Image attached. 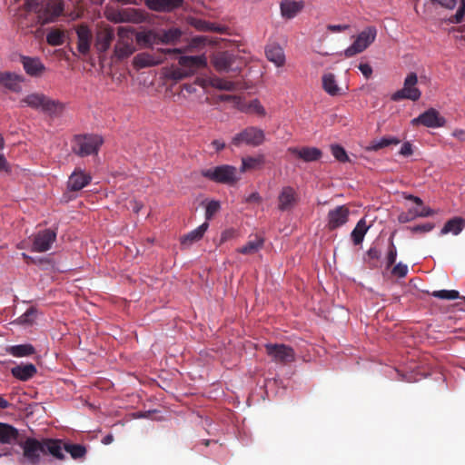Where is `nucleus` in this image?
I'll list each match as a JSON object with an SVG mask.
<instances>
[{
    "label": "nucleus",
    "instance_id": "1",
    "mask_svg": "<svg viewBox=\"0 0 465 465\" xmlns=\"http://www.w3.org/2000/svg\"><path fill=\"white\" fill-rule=\"evenodd\" d=\"M20 103L34 110H40L53 118L60 117L64 110V104L37 92L27 94Z\"/></svg>",
    "mask_w": 465,
    "mask_h": 465
},
{
    "label": "nucleus",
    "instance_id": "2",
    "mask_svg": "<svg viewBox=\"0 0 465 465\" xmlns=\"http://www.w3.org/2000/svg\"><path fill=\"white\" fill-rule=\"evenodd\" d=\"M201 174L212 182L228 185H232L240 180L236 167L228 164L202 170Z\"/></svg>",
    "mask_w": 465,
    "mask_h": 465
},
{
    "label": "nucleus",
    "instance_id": "3",
    "mask_svg": "<svg viewBox=\"0 0 465 465\" xmlns=\"http://www.w3.org/2000/svg\"><path fill=\"white\" fill-rule=\"evenodd\" d=\"M73 143L72 151L78 156L84 157L97 154L104 140L97 134H78L74 136Z\"/></svg>",
    "mask_w": 465,
    "mask_h": 465
},
{
    "label": "nucleus",
    "instance_id": "4",
    "mask_svg": "<svg viewBox=\"0 0 465 465\" xmlns=\"http://www.w3.org/2000/svg\"><path fill=\"white\" fill-rule=\"evenodd\" d=\"M23 450V459L30 465H38L44 456L42 440L27 437L17 443Z\"/></svg>",
    "mask_w": 465,
    "mask_h": 465
},
{
    "label": "nucleus",
    "instance_id": "5",
    "mask_svg": "<svg viewBox=\"0 0 465 465\" xmlns=\"http://www.w3.org/2000/svg\"><path fill=\"white\" fill-rule=\"evenodd\" d=\"M377 29L374 26H368L361 31L355 41L344 51L346 57H352L366 50L376 39Z\"/></svg>",
    "mask_w": 465,
    "mask_h": 465
},
{
    "label": "nucleus",
    "instance_id": "6",
    "mask_svg": "<svg viewBox=\"0 0 465 465\" xmlns=\"http://www.w3.org/2000/svg\"><path fill=\"white\" fill-rule=\"evenodd\" d=\"M118 39L114 46V56L118 60L129 57L135 51L133 32L120 26L118 28Z\"/></svg>",
    "mask_w": 465,
    "mask_h": 465
},
{
    "label": "nucleus",
    "instance_id": "7",
    "mask_svg": "<svg viewBox=\"0 0 465 465\" xmlns=\"http://www.w3.org/2000/svg\"><path fill=\"white\" fill-rule=\"evenodd\" d=\"M264 347L272 361L277 364L287 365L295 361V352L293 349L288 345L282 343H267Z\"/></svg>",
    "mask_w": 465,
    "mask_h": 465
},
{
    "label": "nucleus",
    "instance_id": "8",
    "mask_svg": "<svg viewBox=\"0 0 465 465\" xmlns=\"http://www.w3.org/2000/svg\"><path fill=\"white\" fill-rule=\"evenodd\" d=\"M417 84L418 76L416 73H410L404 80L403 87L391 95V100L396 102L404 99L418 101L420 98L421 92L416 87Z\"/></svg>",
    "mask_w": 465,
    "mask_h": 465
},
{
    "label": "nucleus",
    "instance_id": "9",
    "mask_svg": "<svg viewBox=\"0 0 465 465\" xmlns=\"http://www.w3.org/2000/svg\"><path fill=\"white\" fill-rule=\"evenodd\" d=\"M265 139L264 132L257 127H247L237 134L232 140V143L237 147L246 144L250 146H259Z\"/></svg>",
    "mask_w": 465,
    "mask_h": 465
},
{
    "label": "nucleus",
    "instance_id": "10",
    "mask_svg": "<svg viewBox=\"0 0 465 465\" xmlns=\"http://www.w3.org/2000/svg\"><path fill=\"white\" fill-rule=\"evenodd\" d=\"M64 5L62 0H48L42 3L37 10L42 24L54 22L64 12Z\"/></svg>",
    "mask_w": 465,
    "mask_h": 465
},
{
    "label": "nucleus",
    "instance_id": "11",
    "mask_svg": "<svg viewBox=\"0 0 465 465\" xmlns=\"http://www.w3.org/2000/svg\"><path fill=\"white\" fill-rule=\"evenodd\" d=\"M411 124L412 126L420 124L428 128H440L445 125L446 119L440 115L439 111L434 108H430L418 117L413 118Z\"/></svg>",
    "mask_w": 465,
    "mask_h": 465
},
{
    "label": "nucleus",
    "instance_id": "12",
    "mask_svg": "<svg viewBox=\"0 0 465 465\" xmlns=\"http://www.w3.org/2000/svg\"><path fill=\"white\" fill-rule=\"evenodd\" d=\"M56 240V232L53 229H45L37 232L33 238L32 251L45 252L51 249Z\"/></svg>",
    "mask_w": 465,
    "mask_h": 465
},
{
    "label": "nucleus",
    "instance_id": "13",
    "mask_svg": "<svg viewBox=\"0 0 465 465\" xmlns=\"http://www.w3.org/2000/svg\"><path fill=\"white\" fill-rule=\"evenodd\" d=\"M278 209L281 212L292 210L299 203V194L292 186H283L278 195Z\"/></svg>",
    "mask_w": 465,
    "mask_h": 465
},
{
    "label": "nucleus",
    "instance_id": "14",
    "mask_svg": "<svg viewBox=\"0 0 465 465\" xmlns=\"http://www.w3.org/2000/svg\"><path fill=\"white\" fill-rule=\"evenodd\" d=\"M349 215L350 210L346 205H339L330 210L327 214V228L333 231L344 225L349 220Z\"/></svg>",
    "mask_w": 465,
    "mask_h": 465
},
{
    "label": "nucleus",
    "instance_id": "15",
    "mask_svg": "<svg viewBox=\"0 0 465 465\" xmlns=\"http://www.w3.org/2000/svg\"><path fill=\"white\" fill-rule=\"evenodd\" d=\"M20 62L26 74L31 77L40 78L47 70L39 57L21 55Z\"/></svg>",
    "mask_w": 465,
    "mask_h": 465
},
{
    "label": "nucleus",
    "instance_id": "16",
    "mask_svg": "<svg viewBox=\"0 0 465 465\" xmlns=\"http://www.w3.org/2000/svg\"><path fill=\"white\" fill-rule=\"evenodd\" d=\"M75 33L77 35V52L82 55H87L93 39L92 31L87 25L81 24L75 27Z\"/></svg>",
    "mask_w": 465,
    "mask_h": 465
},
{
    "label": "nucleus",
    "instance_id": "17",
    "mask_svg": "<svg viewBox=\"0 0 465 465\" xmlns=\"http://www.w3.org/2000/svg\"><path fill=\"white\" fill-rule=\"evenodd\" d=\"M64 442L62 440L44 438L42 439V445L44 449V456L50 455L55 460H64L65 455L64 453Z\"/></svg>",
    "mask_w": 465,
    "mask_h": 465
},
{
    "label": "nucleus",
    "instance_id": "18",
    "mask_svg": "<svg viewBox=\"0 0 465 465\" xmlns=\"http://www.w3.org/2000/svg\"><path fill=\"white\" fill-rule=\"evenodd\" d=\"M178 64L192 75L198 69L205 67L207 65V60L204 55H179Z\"/></svg>",
    "mask_w": 465,
    "mask_h": 465
},
{
    "label": "nucleus",
    "instance_id": "19",
    "mask_svg": "<svg viewBox=\"0 0 465 465\" xmlns=\"http://www.w3.org/2000/svg\"><path fill=\"white\" fill-rule=\"evenodd\" d=\"M432 2L450 10L458 6L456 14L449 18V22L451 24H460L463 22L465 16V0H432Z\"/></svg>",
    "mask_w": 465,
    "mask_h": 465
},
{
    "label": "nucleus",
    "instance_id": "20",
    "mask_svg": "<svg viewBox=\"0 0 465 465\" xmlns=\"http://www.w3.org/2000/svg\"><path fill=\"white\" fill-rule=\"evenodd\" d=\"M92 177L80 168H76L69 177L67 188L69 191L77 192L91 183Z\"/></svg>",
    "mask_w": 465,
    "mask_h": 465
},
{
    "label": "nucleus",
    "instance_id": "21",
    "mask_svg": "<svg viewBox=\"0 0 465 465\" xmlns=\"http://www.w3.org/2000/svg\"><path fill=\"white\" fill-rule=\"evenodd\" d=\"M288 152L294 157L306 163L318 161L322 155V153L320 149L309 146L290 147L288 148Z\"/></svg>",
    "mask_w": 465,
    "mask_h": 465
},
{
    "label": "nucleus",
    "instance_id": "22",
    "mask_svg": "<svg viewBox=\"0 0 465 465\" xmlns=\"http://www.w3.org/2000/svg\"><path fill=\"white\" fill-rule=\"evenodd\" d=\"M114 39V31L112 27L106 26L100 29L95 37V47L99 53H105L113 40Z\"/></svg>",
    "mask_w": 465,
    "mask_h": 465
},
{
    "label": "nucleus",
    "instance_id": "23",
    "mask_svg": "<svg viewBox=\"0 0 465 465\" xmlns=\"http://www.w3.org/2000/svg\"><path fill=\"white\" fill-rule=\"evenodd\" d=\"M234 55L229 52H219L213 55L212 63L220 73H226L232 69Z\"/></svg>",
    "mask_w": 465,
    "mask_h": 465
},
{
    "label": "nucleus",
    "instance_id": "24",
    "mask_svg": "<svg viewBox=\"0 0 465 465\" xmlns=\"http://www.w3.org/2000/svg\"><path fill=\"white\" fill-rule=\"evenodd\" d=\"M304 8V2L295 0H282L280 3L281 15L285 19H292Z\"/></svg>",
    "mask_w": 465,
    "mask_h": 465
},
{
    "label": "nucleus",
    "instance_id": "25",
    "mask_svg": "<svg viewBox=\"0 0 465 465\" xmlns=\"http://www.w3.org/2000/svg\"><path fill=\"white\" fill-rule=\"evenodd\" d=\"M146 6L156 12H170L183 5V0H144Z\"/></svg>",
    "mask_w": 465,
    "mask_h": 465
},
{
    "label": "nucleus",
    "instance_id": "26",
    "mask_svg": "<svg viewBox=\"0 0 465 465\" xmlns=\"http://www.w3.org/2000/svg\"><path fill=\"white\" fill-rule=\"evenodd\" d=\"M19 430L14 426L0 422V443L17 444L19 442Z\"/></svg>",
    "mask_w": 465,
    "mask_h": 465
},
{
    "label": "nucleus",
    "instance_id": "27",
    "mask_svg": "<svg viewBox=\"0 0 465 465\" xmlns=\"http://www.w3.org/2000/svg\"><path fill=\"white\" fill-rule=\"evenodd\" d=\"M24 81L25 78L23 75L11 72H4V76L1 84H3L6 89L14 93H20L22 91L21 84Z\"/></svg>",
    "mask_w": 465,
    "mask_h": 465
},
{
    "label": "nucleus",
    "instance_id": "28",
    "mask_svg": "<svg viewBox=\"0 0 465 465\" xmlns=\"http://www.w3.org/2000/svg\"><path fill=\"white\" fill-rule=\"evenodd\" d=\"M266 58L273 63L277 67L285 64V55L283 49L278 45H270L265 48Z\"/></svg>",
    "mask_w": 465,
    "mask_h": 465
},
{
    "label": "nucleus",
    "instance_id": "29",
    "mask_svg": "<svg viewBox=\"0 0 465 465\" xmlns=\"http://www.w3.org/2000/svg\"><path fill=\"white\" fill-rule=\"evenodd\" d=\"M36 371V367L33 363L20 364L11 369L12 375L24 381L33 378Z\"/></svg>",
    "mask_w": 465,
    "mask_h": 465
},
{
    "label": "nucleus",
    "instance_id": "30",
    "mask_svg": "<svg viewBox=\"0 0 465 465\" xmlns=\"http://www.w3.org/2000/svg\"><path fill=\"white\" fill-rule=\"evenodd\" d=\"M465 228V219L461 217H453L446 222L440 231V235L451 233L453 235L460 234Z\"/></svg>",
    "mask_w": 465,
    "mask_h": 465
},
{
    "label": "nucleus",
    "instance_id": "31",
    "mask_svg": "<svg viewBox=\"0 0 465 465\" xmlns=\"http://www.w3.org/2000/svg\"><path fill=\"white\" fill-rule=\"evenodd\" d=\"M209 223L207 222L203 223L196 229L183 235L181 239V244L184 246H190L193 242L200 241L203 237V234L207 231Z\"/></svg>",
    "mask_w": 465,
    "mask_h": 465
},
{
    "label": "nucleus",
    "instance_id": "32",
    "mask_svg": "<svg viewBox=\"0 0 465 465\" xmlns=\"http://www.w3.org/2000/svg\"><path fill=\"white\" fill-rule=\"evenodd\" d=\"M155 33L158 38V44H174L182 36V31L176 27H172L168 30H161Z\"/></svg>",
    "mask_w": 465,
    "mask_h": 465
},
{
    "label": "nucleus",
    "instance_id": "33",
    "mask_svg": "<svg viewBox=\"0 0 465 465\" xmlns=\"http://www.w3.org/2000/svg\"><path fill=\"white\" fill-rule=\"evenodd\" d=\"M6 353L21 358V357H27L31 356L35 353V349L32 344L25 343V344H19V345H12L8 346L5 349Z\"/></svg>",
    "mask_w": 465,
    "mask_h": 465
},
{
    "label": "nucleus",
    "instance_id": "34",
    "mask_svg": "<svg viewBox=\"0 0 465 465\" xmlns=\"http://www.w3.org/2000/svg\"><path fill=\"white\" fill-rule=\"evenodd\" d=\"M161 62L162 59L156 58L153 54L148 53L138 54L134 58V64L138 68L153 66Z\"/></svg>",
    "mask_w": 465,
    "mask_h": 465
},
{
    "label": "nucleus",
    "instance_id": "35",
    "mask_svg": "<svg viewBox=\"0 0 465 465\" xmlns=\"http://www.w3.org/2000/svg\"><path fill=\"white\" fill-rule=\"evenodd\" d=\"M322 87L331 96L341 94V88L338 86L335 76L332 74H326L322 76Z\"/></svg>",
    "mask_w": 465,
    "mask_h": 465
},
{
    "label": "nucleus",
    "instance_id": "36",
    "mask_svg": "<svg viewBox=\"0 0 465 465\" xmlns=\"http://www.w3.org/2000/svg\"><path fill=\"white\" fill-rule=\"evenodd\" d=\"M66 31L52 28L46 35V42L49 45H62L66 39Z\"/></svg>",
    "mask_w": 465,
    "mask_h": 465
},
{
    "label": "nucleus",
    "instance_id": "37",
    "mask_svg": "<svg viewBox=\"0 0 465 465\" xmlns=\"http://www.w3.org/2000/svg\"><path fill=\"white\" fill-rule=\"evenodd\" d=\"M368 229L369 227L366 224L365 219L362 218L357 223L355 228L351 233V240L355 245L362 242Z\"/></svg>",
    "mask_w": 465,
    "mask_h": 465
},
{
    "label": "nucleus",
    "instance_id": "38",
    "mask_svg": "<svg viewBox=\"0 0 465 465\" xmlns=\"http://www.w3.org/2000/svg\"><path fill=\"white\" fill-rule=\"evenodd\" d=\"M64 451L68 452L74 460L84 459L87 450L84 445L65 442L64 444Z\"/></svg>",
    "mask_w": 465,
    "mask_h": 465
},
{
    "label": "nucleus",
    "instance_id": "39",
    "mask_svg": "<svg viewBox=\"0 0 465 465\" xmlns=\"http://www.w3.org/2000/svg\"><path fill=\"white\" fill-rule=\"evenodd\" d=\"M263 242L262 238L256 236L254 240L247 242L238 252L242 254H253L262 248Z\"/></svg>",
    "mask_w": 465,
    "mask_h": 465
},
{
    "label": "nucleus",
    "instance_id": "40",
    "mask_svg": "<svg viewBox=\"0 0 465 465\" xmlns=\"http://www.w3.org/2000/svg\"><path fill=\"white\" fill-rule=\"evenodd\" d=\"M400 143L401 140L396 137H382L380 140L372 141L367 149L369 151H378L380 149H382L392 144L396 145Z\"/></svg>",
    "mask_w": 465,
    "mask_h": 465
},
{
    "label": "nucleus",
    "instance_id": "41",
    "mask_svg": "<svg viewBox=\"0 0 465 465\" xmlns=\"http://www.w3.org/2000/svg\"><path fill=\"white\" fill-rule=\"evenodd\" d=\"M136 42L139 45H143L145 46L151 45L153 44H158V38L156 33L153 31H149L145 33H138L135 36Z\"/></svg>",
    "mask_w": 465,
    "mask_h": 465
},
{
    "label": "nucleus",
    "instance_id": "42",
    "mask_svg": "<svg viewBox=\"0 0 465 465\" xmlns=\"http://www.w3.org/2000/svg\"><path fill=\"white\" fill-rule=\"evenodd\" d=\"M211 85L216 89L224 91H234L236 88L235 83L220 77L212 78Z\"/></svg>",
    "mask_w": 465,
    "mask_h": 465
},
{
    "label": "nucleus",
    "instance_id": "43",
    "mask_svg": "<svg viewBox=\"0 0 465 465\" xmlns=\"http://www.w3.org/2000/svg\"><path fill=\"white\" fill-rule=\"evenodd\" d=\"M396 258H397V248L394 244L393 237L391 236L389 239L388 252L386 254L387 268L391 267L395 263Z\"/></svg>",
    "mask_w": 465,
    "mask_h": 465
},
{
    "label": "nucleus",
    "instance_id": "44",
    "mask_svg": "<svg viewBox=\"0 0 465 465\" xmlns=\"http://www.w3.org/2000/svg\"><path fill=\"white\" fill-rule=\"evenodd\" d=\"M431 295L441 300H455L460 298V293L456 290L434 291L431 292Z\"/></svg>",
    "mask_w": 465,
    "mask_h": 465
},
{
    "label": "nucleus",
    "instance_id": "45",
    "mask_svg": "<svg viewBox=\"0 0 465 465\" xmlns=\"http://www.w3.org/2000/svg\"><path fill=\"white\" fill-rule=\"evenodd\" d=\"M331 151L334 158L341 162V163H346L349 162V156L345 151V149L339 145V144H332L331 146Z\"/></svg>",
    "mask_w": 465,
    "mask_h": 465
},
{
    "label": "nucleus",
    "instance_id": "46",
    "mask_svg": "<svg viewBox=\"0 0 465 465\" xmlns=\"http://www.w3.org/2000/svg\"><path fill=\"white\" fill-rule=\"evenodd\" d=\"M36 318V310L33 307L29 308L24 314L18 319V322L21 324H32Z\"/></svg>",
    "mask_w": 465,
    "mask_h": 465
},
{
    "label": "nucleus",
    "instance_id": "47",
    "mask_svg": "<svg viewBox=\"0 0 465 465\" xmlns=\"http://www.w3.org/2000/svg\"><path fill=\"white\" fill-rule=\"evenodd\" d=\"M262 163V160L261 158H253V157L243 158L242 161V172H245L250 169H254L258 165H261Z\"/></svg>",
    "mask_w": 465,
    "mask_h": 465
},
{
    "label": "nucleus",
    "instance_id": "48",
    "mask_svg": "<svg viewBox=\"0 0 465 465\" xmlns=\"http://www.w3.org/2000/svg\"><path fill=\"white\" fill-rule=\"evenodd\" d=\"M190 76V74L187 73V71L180 66V67H173L169 71V77L175 81L183 80L186 77Z\"/></svg>",
    "mask_w": 465,
    "mask_h": 465
},
{
    "label": "nucleus",
    "instance_id": "49",
    "mask_svg": "<svg viewBox=\"0 0 465 465\" xmlns=\"http://www.w3.org/2000/svg\"><path fill=\"white\" fill-rule=\"evenodd\" d=\"M220 203L217 201H211L207 203L205 209L206 220H211L213 216L220 210Z\"/></svg>",
    "mask_w": 465,
    "mask_h": 465
},
{
    "label": "nucleus",
    "instance_id": "50",
    "mask_svg": "<svg viewBox=\"0 0 465 465\" xmlns=\"http://www.w3.org/2000/svg\"><path fill=\"white\" fill-rule=\"evenodd\" d=\"M434 228V223H425L422 224L410 226L408 229L413 233H424L430 232Z\"/></svg>",
    "mask_w": 465,
    "mask_h": 465
},
{
    "label": "nucleus",
    "instance_id": "51",
    "mask_svg": "<svg viewBox=\"0 0 465 465\" xmlns=\"http://www.w3.org/2000/svg\"><path fill=\"white\" fill-rule=\"evenodd\" d=\"M408 273V266L401 262L397 263L391 270V274L399 278H404Z\"/></svg>",
    "mask_w": 465,
    "mask_h": 465
},
{
    "label": "nucleus",
    "instance_id": "52",
    "mask_svg": "<svg viewBox=\"0 0 465 465\" xmlns=\"http://www.w3.org/2000/svg\"><path fill=\"white\" fill-rule=\"evenodd\" d=\"M359 70L361 72V74L364 75L366 79L371 78L372 74V68L369 64H359Z\"/></svg>",
    "mask_w": 465,
    "mask_h": 465
},
{
    "label": "nucleus",
    "instance_id": "53",
    "mask_svg": "<svg viewBox=\"0 0 465 465\" xmlns=\"http://www.w3.org/2000/svg\"><path fill=\"white\" fill-rule=\"evenodd\" d=\"M349 28L348 25H328L327 30L331 33H340L347 30Z\"/></svg>",
    "mask_w": 465,
    "mask_h": 465
},
{
    "label": "nucleus",
    "instance_id": "54",
    "mask_svg": "<svg viewBox=\"0 0 465 465\" xmlns=\"http://www.w3.org/2000/svg\"><path fill=\"white\" fill-rule=\"evenodd\" d=\"M367 256L370 260H379L381 258V252L376 247H371L367 251Z\"/></svg>",
    "mask_w": 465,
    "mask_h": 465
},
{
    "label": "nucleus",
    "instance_id": "55",
    "mask_svg": "<svg viewBox=\"0 0 465 465\" xmlns=\"http://www.w3.org/2000/svg\"><path fill=\"white\" fill-rule=\"evenodd\" d=\"M412 146L409 142H406L402 144L400 153L403 156H410L412 154Z\"/></svg>",
    "mask_w": 465,
    "mask_h": 465
},
{
    "label": "nucleus",
    "instance_id": "56",
    "mask_svg": "<svg viewBox=\"0 0 465 465\" xmlns=\"http://www.w3.org/2000/svg\"><path fill=\"white\" fill-rule=\"evenodd\" d=\"M452 136L458 139L460 142H465V130L463 129H455L452 132Z\"/></svg>",
    "mask_w": 465,
    "mask_h": 465
},
{
    "label": "nucleus",
    "instance_id": "57",
    "mask_svg": "<svg viewBox=\"0 0 465 465\" xmlns=\"http://www.w3.org/2000/svg\"><path fill=\"white\" fill-rule=\"evenodd\" d=\"M130 208L133 210L134 213H138L140 210L143 207V204L140 202H137L135 200L130 201Z\"/></svg>",
    "mask_w": 465,
    "mask_h": 465
},
{
    "label": "nucleus",
    "instance_id": "58",
    "mask_svg": "<svg viewBox=\"0 0 465 465\" xmlns=\"http://www.w3.org/2000/svg\"><path fill=\"white\" fill-rule=\"evenodd\" d=\"M435 211L430 209V207H422V209L420 210V212L417 213V215L420 217H428L433 215Z\"/></svg>",
    "mask_w": 465,
    "mask_h": 465
},
{
    "label": "nucleus",
    "instance_id": "59",
    "mask_svg": "<svg viewBox=\"0 0 465 465\" xmlns=\"http://www.w3.org/2000/svg\"><path fill=\"white\" fill-rule=\"evenodd\" d=\"M0 172H9V164L3 154H0Z\"/></svg>",
    "mask_w": 465,
    "mask_h": 465
},
{
    "label": "nucleus",
    "instance_id": "60",
    "mask_svg": "<svg viewBox=\"0 0 465 465\" xmlns=\"http://www.w3.org/2000/svg\"><path fill=\"white\" fill-rule=\"evenodd\" d=\"M246 202L247 203H261L262 202V197L260 196V194L256 192L251 193L247 198H246Z\"/></svg>",
    "mask_w": 465,
    "mask_h": 465
},
{
    "label": "nucleus",
    "instance_id": "61",
    "mask_svg": "<svg viewBox=\"0 0 465 465\" xmlns=\"http://www.w3.org/2000/svg\"><path fill=\"white\" fill-rule=\"evenodd\" d=\"M405 199L412 201L414 203H416L419 206H422L423 205L422 200L420 197H418V196H414L412 194H408V195L405 196Z\"/></svg>",
    "mask_w": 465,
    "mask_h": 465
},
{
    "label": "nucleus",
    "instance_id": "62",
    "mask_svg": "<svg viewBox=\"0 0 465 465\" xmlns=\"http://www.w3.org/2000/svg\"><path fill=\"white\" fill-rule=\"evenodd\" d=\"M212 146H213V148L217 152H219V151L223 150L225 147V143H224V142L220 141V140H213L212 142Z\"/></svg>",
    "mask_w": 465,
    "mask_h": 465
},
{
    "label": "nucleus",
    "instance_id": "63",
    "mask_svg": "<svg viewBox=\"0 0 465 465\" xmlns=\"http://www.w3.org/2000/svg\"><path fill=\"white\" fill-rule=\"evenodd\" d=\"M252 106L254 108V110L259 114L263 115L265 114L264 108L262 106V104L258 101H254L252 104Z\"/></svg>",
    "mask_w": 465,
    "mask_h": 465
},
{
    "label": "nucleus",
    "instance_id": "64",
    "mask_svg": "<svg viewBox=\"0 0 465 465\" xmlns=\"http://www.w3.org/2000/svg\"><path fill=\"white\" fill-rule=\"evenodd\" d=\"M114 441V436L112 434L106 435L103 440L102 442L105 445L111 444Z\"/></svg>",
    "mask_w": 465,
    "mask_h": 465
}]
</instances>
